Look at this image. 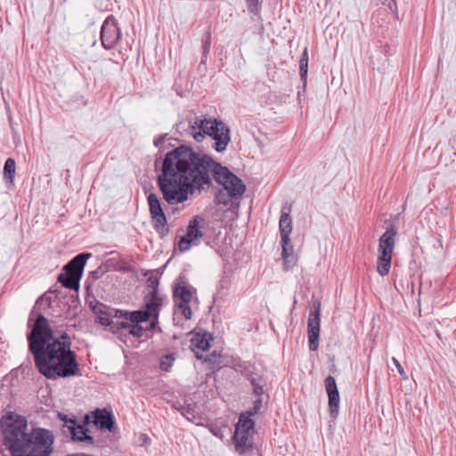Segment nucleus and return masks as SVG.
<instances>
[{"mask_svg":"<svg viewBox=\"0 0 456 456\" xmlns=\"http://www.w3.org/2000/svg\"><path fill=\"white\" fill-rule=\"evenodd\" d=\"M155 167H159L158 188L169 206L183 203L190 195L208 191L214 186V181L227 191H219L216 196L217 204L227 206L232 199L239 200L246 191L242 180L227 167L184 144L168 151L162 160L157 159Z\"/></svg>","mask_w":456,"mask_h":456,"instance_id":"obj_1","label":"nucleus"},{"mask_svg":"<svg viewBox=\"0 0 456 456\" xmlns=\"http://www.w3.org/2000/svg\"><path fill=\"white\" fill-rule=\"evenodd\" d=\"M4 444L13 456H49L53 452V436L45 428H33L28 433L27 419L8 412L0 420Z\"/></svg>","mask_w":456,"mask_h":456,"instance_id":"obj_2","label":"nucleus"},{"mask_svg":"<svg viewBox=\"0 0 456 456\" xmlns=\"http://www.w3.org/2000/svg\"><path fill=\"white\" fill-rule=\"evenodd\" d=\"M69 338L66 332L31 353L39 372L47 379L73 376L77 371L76 356L70 349Z\"/></svg>","mask_w":456,"mask_h":456,"instance_id":"obj_3","label":"nucleus"},{"mask_svg":"<svg viewBox=\"0 0 456 456\" xmlns=\"http://www.w3.org/2000/svg\"><path fill=\"white\" fill-rule=\"evenodd\" d=\"M189 129L198 142H202L206 135L210 136L215 141L212 148L217 152L224 151L231 141L229 127L216 118H196L190 124Z\"/></svg>","mask_w":456,"mask_h":456,"instance_id":"obj_4","label":"nucleus"},{"mask_svg":"<svg viewBox=\"0 0 456 456\" xmlns=\"http://www.w3.org/2000/svg\"><path fill=\"white\" fill-rule=\"evenodd\" d=\"M251 417L247 412L240 413L235 428L233 440L236 451L240 453H244L253 449L252 439L255 421L251 419Z\"/></svg>","mask_w":456,"mask_h":456,"instance_id":"obj_5","label":"nucleus"},{"mask_svg":"<svg viewBox=\"0 0 456 456\" xmlns=\"http://www.w3.org/2000/svg\"><path fill=\"white\" fill-rule=\"evenodd\" d=\"M85 265L86 252H83L76 256L63 267V273L58 276V281L63 287L77 291Z\"/></svg>","mask_w":456,"mask_h":456,"instance_id":"obj_6","label":"nucleus"},{"mask_svg":"<svg viewBox=\"0 0 456 456\" xmlns=\"http://www.w3.org/2000/svg\"><path fill=\"white\" fill-rule=\"evenodd\" d=\"M57 418L61 422V431L66 437L72 441H86V416L78 421L73 414L58 412Z\"/></svg>","mask_w":456,"mask_h":456,"instance_id":"obj_7","label":"nucleus"},{"mask_svg":"<svg viewBox=\"0 0 456 456\" xmlns=\"http://www.w3.org/2000/svg\"><path fill=\"white\" fill-rule=\"evenodd\" d=\"M55 331L49 324L48 320L42 314H39L35 322L34 328L28 336V346L30 351L40 346L53 339L57 338Z\"/></svg>","mask_w":456,"mask_h":456,"instance_id":"obj_8","label":"nucleus"},{"mask_svg":"<svg viewBox=\"0 0 456 456\" xmlns=\"http://www.w3.org/2000/svg\"><path fill=\"white\" fill-rule=\"evenodd\" d=\"M147 201L151 223L155 231L161 237L166 236L168 233V228L167 227V220L160 199L156 193L151 192L147 196Z\"/></svg>","mask_w":456,"mask_h":456,"instance_id":"obj_9","label":"nucleus"},{"mask_svg":"<svg viewBox=\"0 0 456 456\" xmlns=\"http://www.w3.org/2000/svg\"><path fill=\"white\" fill-rule=\"evenodd\" d=\"M195 292L196 289L191 285H189L181 277L179 278L178 281L175 283L173 289L174 297L176 300H178L175 305L177 306L179 312L186 320H190L192 315L191 309L189 304L191 300L193 293Z\"/></svg>","mask_w":456,"mask_h":456,"instance_id":"obj_10","label":"nucleus"},{"mask_svg":"<svg viewBox=\"0 0 456 456\" xmlns=\"http://www.w3.org/2000/svg\"><path fill=\"white\" fill-rule=\"evenodd\" d=\"M321 302H313L312 310L307 322L308 345L310 351H316L319 346Z\"/></svg>","mask_w":456,"mask_h":456,"instance_id":"obj_11","label":"nucleus"},{"mask_svg":"<svg viewBox=\"0 0 456 456\" xmlns=\"http://www.w3.org/2000/svg\"><path fill=\"white\" fill-rule=\"evenodd\" d=\"M204 222V218L195 216L190 220L184 236L181 237L178 241V248L181 252H185L191 248L192 244L198 245L197 240L203 236L200 224Z\"/></svg>","mask_w":456,"mask_h":456,"instance_id":"obj_12","label":"nucleus"},{"mask_svg":"<svg viewBox=\"0 0 456 456\" xmlns=\"http://www.w3.org/2000/svg\"><path fill=\"white\" fill-rule=\"evenodd\" d=\"M93 424L102 432H113L115 419L112 412L105 408H96L87 414V426Z\"/></svg>","mask_w":456,"mask_h":456,"instance_id":"obj_13","label":"nucleus"},{"mask_svg":"<svg viewBox=\"0 0 456 456\" xmlns=\"http://www.w3.org/2000/svg\"><path fill=\"white\" fill-rule=\"evenodd\" d=\"M121 37V32L113 16H109L101 28L102 45L105 49H112Z\"/></svg>","mask_w":456,"mask_h":456,"instance_id":"obj_14","label":"nucleus"},{"mask_svg":"<svg viewBox=\"0 0 456 456\" xmlns=\"http://www.w3.org/2000/svg\"><path fill=\"white\" fill-rule=\"evenodd\" d=\"M325 389L329 397V407L330 411V416L333 419H336L338 415L340 398L336 379L334 377L328 376L325 379Z\"/></svg>","mask_w":456,"mask_h":456,"instance_id":"obj_15","label":"nucleus"},{"mask_svg":"<svg viewBox=\"0 0 456 456\" xmlns=\"http://www.w3.org/2000/svg\"><path fill=\"white\" fill-rule=\"evenodd\" d=\"M89 306L92 309L94 314L95 315V321L101 323L103 326H110L112 330L114 326H116V322L111 319L112 312L117 310L110 309L107 305L96 302L93 304V302H89Z\"/></svg>","mask_w":456,"mask_h":456,"instance_id":"obj_16","label":"nucleus"},{"mask_svg":"<svg viewBox=\"0 0 456 456\" xmlns=\"http://www.w3.org/2000/svg\"><path fill=\"white\" fill-rule=\"evenodd\" d=\"M157 321H151L147 326L143 327L140 323H130L124 321H117L116 327L126 330L132 336L141 338L142 337H148L147 332L151 331L155 329Z\"/></svg>","mask_w":456,"mask_h":456,"instance_id":"obj_17","label":"nucleus"},{"mask_svg":"<svg viewBox=\"0 0 456 456\" xmlns=\"http://www.w3.org/2000/svg\"><path fill=\"white\" fill-rule=\"evenodd\" d=\"M396 235L397 228L393 224L387 226L386 232L379 240V252L393 254Z\"/></svg>","mask_w":456,"mask_h":456,"instance_id":"obj_18","label":"nucleus"},{"mask_svg":"<svg viewBox=\"0 0 456 456\" xmlns=\"http://www.w3.org/2000/svg\"><path fill=\"white\" fill-rule=\"evenodd\" d=\"M279 229L281 239V248H284L285 245H289L290 238L289 235L292 232V219L289 213L281 211V215L279 222Z\"/></svg>","mask_w":456,"mask_h":456,"instance_id":"obj_19","label":"nucleus"},{"mask_svg":"<svg viewBox=\"0 0 456 456\" xmlns=\"http://www.w3.org/2000/svg\"><path fill=\"white\" fill-rule=\"evenodd\" d=\"M144 298V310L151 314V317L154 318V321H157L162 305V297L159 295V292L151 291Z\"/></svg>","mask_w":456,"mask_h":456,"instance_id":"obj_20","label":"nucleus"},{"mask_svg":"<svg viewBox=\"0 0 456 456\" xmlns=\"http://www.w3.org/2000/svg\"><path fill=\"white\" fill-rule=\"evenodd\" d=\"M116 317H124L126 318V320H129L133 323L146 322L151 318V314L146 312L144 309H140L133 312L117 310Z\"/></svg>","mask_w":456,"mask_h":456,"instance_id":"obj_21","label":"nucleus"},{"mask_svg":"<svg viewBox=\"0 0 456 456\" xmlns=\"http://www.w3.org/2000/svg\"><path fill=\"white\" fill-rule=\"evenodd\" d=\"M249 381L253 388V395L256 397H266V399H269V395L265 393V387L267 383L265 378L261 376H252L250 377Z\"/></svg>","mask_w":456,"mask_h":456,"instance_id":"obj_22","label":"nucleus"},{"mask_svg":"<svg viewBox=\"0 0 456 456\" xmlns=\"http://www.w3.org/2000/svg\"><path fill=\"white\" fill-rule=\"evenodd\" d=\"M212 339H213L212 336L208 332H205L202 335L200 333H197L191 339V346H193L194 348H197L199 350H201V351H206L209 348L210 340H212Z\"/></svg>","mask_w":456,"mask_h":456,"instance_id":"obj_23","label":"nucleus"},{"mask_svg":"<svg viewBox=\"0 0 456 456\" xmlns=\"http://www.w3.org/2000/svg\"><path fill=\"white\" fill-rule=\"evenodd\" d=\"M377 270L379 275L385 276L389 273L391 267L392 255L389 253L379 252Z\"/></svg>","mask_w":456,"mask_h":456,"instance_id":"obj_24","label":"nucleus"},{"mask_svg":"<svg viewBox=\"0 0 456 456\" xmlns=\"http://www.w3.org/2000/svg\"><path fill=\"white\" fill-rule=\"evenodd\" d=\"M307 72H308V52L307 48L304 49V52L299 60V74L300 79L303 83V88L306 87L307 83Z\"/></svg>","mask_w":456,"mask_h":456,"instance_id":"obj_25","label":"nucleus"},{"mask_svg":"<svg viewBox=\"0 0 456 456\" xmlns=\"http://www.w3.org/2000/svg\"><path fill=\"white\" fill-rule=\"evenodd\" d=\"M285 251L284 248H282V257L284 260V265L286 268H289L293 266L296 264L297 256L293 251V247L289 243V245H285Z\"/></svg>","mask_w":456,"mask_h":456,"instance_id":"obj_26","label":"nucleus"},{"mask_svg":"<svg viewBox=\"0 0 456 456\" xmlns=\"http://www.w3.org/2000/svg\"><path fill=\"white\" fill-rule=\"evenodd\" d=\"M15 160L13 159H7L4 167V175L5 179L12 182L15 174Z\"/></svg>","mask_w":456,"mask_h":456,"instance_id":"obj_27","label":"nucleus"},{"mask_svg":"<svg viewBox=\"0 0 456 456\" xmlns=\"http://www.w3.org/2000/svg\"><path fill=\"white\" fill-rule=\"evenodd\" d=\"M269 399H266V397H257L253 402V407L250 408L246 412L250 416H255L262 411V409L264 408V404H266Z\"/></svg>","mask_w":456,"mask_h":456,"instance_id":"obj_28","label":"nucleus"},{"mask_svg":"<svg viewBox=\"0 0 456 456\" xmlns=\"http://www.w3.org/2000/svg\"><path fill=\"white\" fill-rule=\"evenodd\" d=\"M211 47V33L209 31H207L205 33V36L203 37L202 41V58H201V63H205L207 60L208 53H209Z\"/></svg>","mask_w":456,"mask_h":456,"instance_id":"obj_29","label":"nucleus"},{"mask_svg":"<svg viewBox=\"0 0 456 456\" xmlns=\"http://www.w3.org/2000/svg\"><path fill=\"white\" fill-rule=\"evenodd\" d=\"M175 357L173 354L164 355L159 362V368L163 371H168L173 366Z\"/></svg>","mask_w":456,"mask_h":456,"instance_id":"obj_30","label":"nucleus"},{"mask_svg":"<svg viewBox=\"0 0 456 456\" xmlns=\"http://www.w3.org/2000/svg\"><path fill=\"white\" fill-rule=\"evenodd\" d=\"M250 13L257 15L262 7L263 0H245Z\"/></svg>","mask_w":456,"mask_h":456,"instance_id":"obj_31","label":"nucleus"},{"mask_svg":"<svg viewBox=\"0 0 456 456\" xmlns=\"http://www.w3.org/2000/svg\"><path fill=\"white\" fill-rule=\"evenodd\" d=\"M159 283V279L156 276H153L152 272H151V276H149L147 279L148 287L152 289L151 291L159 292L158 291Z\"/></svg>","mask_w":456,"mask_h":456,"instance_id":"obj_32","label":"nucleus"},{"mask_svg":"<svg viewBox=\"0 0 456 456\" xmlns=\"http://www.w3.org/2000/svg\"><path fill=\"white\" fill-rule=\"evenodd\" d=\"M107 271V268H104L103 265L99 266L96 270L89 273L90 277L93 280H97Z\"/></svg>","mask_w":456,"mask_h":456,"instance_id":"obj_33","label":"nucleus"},{"mask_svg":"<svg viewBox=\"0 0 456 456\" xmlns=\"http://www.w3.org/2000/svg\"><path fill=\"white\" fill-rule=\"evenodd\" d=\"M392 362H394V364L396 366L397 370H398V372L399 374L401 375V377L403 379H407V375H406V372L404 371L403 368L402 367V365L400 364V362H398V360L395 357L392 358Z\"/></svg>","mask_w":456,"mask_h":456,"instance_id":"obj_34","label":"nucleus"},{"mask_svg":"<svg viewBox=\"0 0 456 456\" xmlns=\"http://www.w3.org/2000/svg\"><path fill=\"white\" fill-rule=\"evenodd\" d=\"M139 442L142 446H148L151 443V438L145 434H141L139 436Z\"/></svg>","mask_w":456,"mask_h":456,"instance_id":"obj_35","label":"nucleus"},{"mask_svg":"<svg viewBox=\"0 0 456 456\" xmlns=\"http://www.w3.org/2000/svg\"><path fill=\"white\" fill-rule=\"evenodd\" d=\"M167 134H162L160 136H159L158 138H156L154 140V145L157 147V148H160L162 146V144L164 143V142L166 141V138H167Z\"/></svg>","mask_w":456,"mask_h":456,"instance_id":"obj_36","label":"nucleus"},{"mask_svg":"<svg viewBox=\"0 0 456 456\" xmlns=\"http://www.w3.org/2000/svg\"><path fill=\"white\" fill-rule=\"evenodd\" d=\"M384 4H386L390 9V11L395 12L396 4L395 0H385Z\"/></svg>","mask_w":456,"mask_h":456,"instance_id":"obj_37","label":"nucleus"},{"mask_svg":"<svg viewBox=\"0 0 456 456\" xmlns=\"http://www.w3.org/2000/svg\"><path fill=\"white\" fill-rule=\"evenodd\" d=\"M94 69L98 70V71H99V73L101 74V76H103V70H104V69H103V66H102V64H101V63H100V64H97V65L94 68Z\"/></svg>","mask_w":456,"mask_h":456,"instance_id":"obj_38","label":"nucleus"},{"mask_svg":"<svg viewBox=\"0 0 456 456\" xmlns=\"http://www.w3.org/2000/svg\"><path fill=\"white\" fill-rule=\"evenodd\" d=\"M89 429L87 428V444H93L94 443V437L88 434Z\"/></svg>","mask_w":456,"mask_h":456,"instance_id":"obj_39","label":"nucleus"},{"mask_svg":"<svg viewBox=\"0 0 456 456\" xmlns=\"http://www.w3.org/2000/svg\"><path fill=\"white\" fill-rule=\"evenodd\" d=\"M86 289H87V297H88L90 296V286L89 285H87Z\"/></svg>","mask_w":456,"mask_h":456,"instance_id":"obj_40","label":"nucleus"},{"mask_svg":"<svg viewBox=\"0 0 456 456\" xmlns=\"http://www.w3.org/2000/svg\"><path fill=\"white\" fill-rule=\"evenodd\" d=\"M91 256H92L91 253L87 252V254H86L87 260L91 257Z\"/></svg>","mask_w":456,"mask_h":456,"instance_id":"obj_41","label":"nucleus"},{"mask_svg":"<svg viewBox=\"0 0 456 456\" xmlns=\"http://www.w3.org/2000/svg\"><path fill=\"white\" fill-rule=\"evenodd\" d=\"M196 357H197V358H199V359H200V358H201V356H200V355L198 354V353H196Z\"/></svg>","mask_w":456,"mask_h":456,"instance_id":"obj_42","label":"nucleus"}]
</instances>
